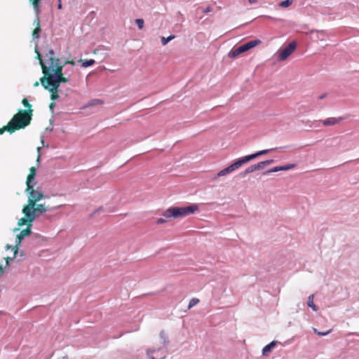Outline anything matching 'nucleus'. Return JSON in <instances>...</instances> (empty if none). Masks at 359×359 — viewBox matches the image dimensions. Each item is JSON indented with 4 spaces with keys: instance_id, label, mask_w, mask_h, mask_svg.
<instances>
[{
    "instance_id": "nucleus-1",
    "label": "nucleus",
    "mask_w": 359,
    "mask_h": 359,
    "mask_svg": "<svg viewBox=\"0 0 359 359\" xmlns=\"http://www.w3.org/2000/svg\"><path fill=\"white\" fill-rule=\"evenodd\" d=\"M36 58L39 60L43 76L40 78V83L42 86L48 90L50 93V99L53 101L59 97V87L61 83H67L68 78L65 77L62 73L63 65L60 62V60L54 57V51L49 50L46 54L48 59L46 65L43 61L42 57L37 49H35Z\"/></svg>"
},
{
    "instance_id": "nucleus-2",
    "label": "nucleus",
    "mask_w": 359,
    "mask_h": 359,
    "mask_svg": "<svg viewBox=\"0 0 359 359\" xmlns=\"http://www.w3.org/2000/svg\"><path fill=\"white\" fill-rule=\"evenodd\" d=\"M32 115L33 110L20 109L6 126L0 128V135L6 131L11 134L16 130L25 128L30 124Z\"/></svg>"
},
{
    "instance_id": "nucleus-3",
    "label": "nucleus",
    "mask_w": 359,
    "mask_h": 359,
    "mask_svg": "<svg viewBox=\"0 0 359 359\" xmlns=\"http://www.w3.org/2000/svg\"><path fill=\"white\" fill-rule=\"evenodd\" d=\"M271 149H264L262 151H259L255 154L245 156L244 157H242L239 159H238L236 161H235L233 163L231 164L227 168L220 170L217 173V177H222L227 174H229L234 170L238 169L240 167H241L243 164L249 162L250 161L255 159V158L262 156L263 154H266L269 152Z\"/></svg>"
},
{
    "instance_id": "nucleus-4",
    "label": "nucleus",
    "mask_w": 359,
    "mask_h": 359,
    "mask_svg": "<svg viewBox=\"0 0 359 359\" xmlns=\"http://www.w3.org/2000/svg\"><path fill=\"white\" fill-rule=\"evenodd\" d=\"M271 149H264L262 151H259L255 154L245 156L244 157H242L239 159H238L236 161H235L233 163L231 164L227 168L220 170L217 173V177H222L227 174H229L234 170L238 169L240 167H241L243 164L249 162L250 161L255 159V158L262 156L263 154H266L269 152Z\"/></svg>"
},
{
    "instance_id": "nucleus-5",
    "label": "nucleus",
    "mask_w": 359,
    "mask_h": 359,
    "mask_svg": "<svg viewBox=\"0 0 359 359\" xmlns=\"http://www.w3.org/2000/svg\"><path fill=\"white\" fill-rule=\"evenodd\" d=\"M198 210L196 204H192L187 207H172L167 209L163 212V216L167 218L183 217L194 214Z\"/></svg>"
},
{
    "instance_id": "nucleus-6",
    "label": "nucleus",
    "mask_w": 359,
    "mask_h": 359,
    "mask_svg": "<svg viewBox=\"0 0 359 359\" xmlns=\"http://www.w3.org/2000/svg\"><path fill=\"white\" fill-rule=\"evenodd\" d=\"M25 193L28 196V201L27 204L23 208L25 212H28L30 208L35 206L36 203L44 197V195L39 189H35L34 186L30 187V189L26 188Z\"/></svg>"
},
{
    "instance_id": "nucleus-7",
    "label": "nucleus",
    "mask_w": 359,
    "mask_h": 359,
    "mask_svg": "<svg viewBox=\"0 0 359 359\" xmlns=\"http://www.w3.org/2000/svg\"><path fill=\"white\" fill-rule=\"evenodd\" d=\"M49 210V206L46 205L45 203H40L37 204L36 203V205L34 206L32 208H30L28 212H25L24 208H22V213L25 216L30 217L31 220H34L36 217L40 216L41 215L45 213Z\"/></svg>"
},
{
    "instance_id": "nucleus-8",
    "label": "nucleus",
    "mask_w": 359,
    "mask_h": 359,
    "mask_svg": "<svg viewBox=\"0 0 359 359\" xmlns=\"http://www.w3.org/2000/svg\"><path fill=\"white\" fill-rule=\"evenodd\" d=\"M297 43L295 41L290 43L285 48L278 52V60H285L296 49Z\"/></svg>"
},
{
    "instance_id": "nucleus-9",
    "label": "nucleus",
    "mask_w": 359,
    "mask_h": 359,
    "mask_svg": "<svg viewBox=\"0 0 359 359\" xmlns=\"http://www.w3.org/2000/svg\"><path fill=\"white\" fill-rule=\"evenodd\" d=\"M36 175V168L31 167L29 168V173L28 174V175L27 177V180H26L27 188L30 189V187L34 186L33 182L35 179Z\"/></svg>"
},
{
    "instance_id": "nucleus-10",
    "label": "nucleus",
    "mask_w": 359,
    "mask_h": 359,
    "mask_svg": "<svg viewBox=\"0 0 359 359\" xmlns=\"http://www.w3.org/2000/svg\"><path fill=\"white\" fill-rule=\"evenodd\" d=\"M295 166H296V165L292 164V163L287 164V165H283V166H276L269 170L266 171L264 174L267 175V174L278 172V171H285V170L292 169V168H295Z\"/></svg>"
},
{
    "instance_id": "nucleus-11",
    "label": "nucleus",
    "mask_w": 359,
    "mask_h": 359,
    "mask_svg": "<svg viewBox=\"0 0 359 359\" xmlns=\"http://www.w3.org/2000/svg\"><path fill=\"white\" fill-rule=\"evenodd\" d=\"M260 43H261V41L259 39H257V40L250 41L247 42L246 43L241 45L240 46L242 48L243 52H246V51L250 50L251 48H255L256 46H257Z\"/></svg>"
},
{
    "instance_id": "nucleus-12",
    "label": "nucleus",
    "mask_w": 359,
    "mask_h": 359,
    "mask_svg": "<svg viewBox=\"0 0 359 359\" xmlns=\"http://www.w3.org/2000/svg\"><path fill=\"white\" fill-rule=\"evenodd\" d=\"M342 120H343V118L341 117H339V118L332 117V118H328L325 120L322 121V123H323V126H334V125L339 123Z\"/></svg>"
},
{
    "instance_id": "nucleus-13",
    "label": "nucleus",
    "mask_w": 359,
    "mask_h": 359,
    "mask_svg": "<svg viewBox=\"0 0 359 359\" xmlns=\"http://www.w3.org/2000/svg\"><path fill=\"white\" fill-rule=\"evenodd\" d=\"M34 24L36 25V28L32 32V36L34 39H38L39 38V33L41 32L40 20L39 18L34 21Z\"/></svg>"
},
{
    "instance_id": "nucleus-14",
    "label": "nucleus",
    "mask_w": 359,
    "mask_h": 359,
    "mask_svg": "<svg viewBox=\"0 0 359 359\" xmlns=\"http://www.w3.org/2000/svg\"><path fill=\"white\" fill-rule=\"evenodd\" d=\"M273 162V160H267L265 161H261L259 162L257 164H254V169L256 170H262L264 169L266 165H269L271 164Z\"/></svg>"
},
{
    "instance_id": "nucleus-15",
    "label": "nucleus",
    "mask_w": 359,
    "mask_h": 359,
    "mask_svg": "<svg viewBox=\"0 0 359 359\" xmlns=\"http://www.w3.org/2000/svg\"><path fill=\"white\" fill-rule=\"evenodd\" d=\"M276 341H271L270 344H267L262 349V354L263 355H268L269 353L271 351V350L276 346Z\"/></svg>"
},
{
    "instance_id": "nucleus-16",
    "label": "nucleus",
    "mask_w": 359,
    "mask_h": 359,
    "mask_svg": "<svg viewBox=\"0 0 359 359\" xmlns=\"http://www.w3.org/2000/svg\"><path fill=\"white\" fill-rule=\"evenodd\" d=\"M244 53L241 48V46L233 48L229 53V57L231 58H236L241 53Z\"/></svg>"
},
{
    "instance_id": "nucleus-17",
    "label": "nucleus",
    "mask_w": 359,
    "mask_h": 359,
    "mask_svg": "<svg viewBox=\"0 0 359 359\" xmlns=\"http://www.w3.org/2000/svg\"><path fill=\"white\" fill-rule=\"evenodd\" d=\"M34 220H31L30 219V217H28V216H25V217H22L20 218L18 222V225L21 226H23V225H27L29 224H31L33 222Z\"/></svg>"
},
{
    "instance_id": "nucleus-18",
    "label": "nucleus",
    "mask_w": 359,
    "mask_h": 359,
    "mask_svg": "<svg viewBox=\"0 0 359 359\" xmlns=\"http://www.w3.org/2000/svg\"><path fill=\"white\" fill-rule=\"evenodd\" d=\"M23 238H24V237H22L20 233L18 235H17L16 245L13 248V250H14V256L13 258H14L15 257L16 254L18 253V245H20V243H21V241H22Z\"/></svg>"
},
{
    "instance_id": "nucleus-19",
    "label": "nucleus",
    "mask_w": 359,
    "mask_h": 359,
    "mask_svg": "<svg viewBox=\"0 0 359 359\" xmlns=\"http://www.w3.org/2000/svg\"><path fill=\"white\" fill-rule=\"evenodd\" d=\"M79 62H81L82 63V66L83 67H90L93 65L95 64V60H93V59H90V60H79Z\"/></svg>"
},
{
    "instance_id": "nucleus-20",
    "label": "nucleus",
    "mask_w": 359,
    "mask_h": 359,
    "mask_svg": "<svg viewBox=\"0 0 359 359\" xmlns=\"http://www.w3.org/2000/svg\"><path fill=\"white\" fill-rule=\"evenodd\" d=\"M32 225L31 224H28V226H27V228L25 229H23L20 231V234L22 236V237H26V236H28L31 234L32 233V230H31V227H32Z\"/></svg>"
},
{
    "instance_id": "nucleus-21",
    "label": "nucleus",
    "mask_w": 359,
    "mask_h": 359,
    "mask_svg": "<svg viewBox=\"0 0 359 359\" xmlns=\"http://www.w3.org/2000/svg\"><path fill=\"white\" fill-rule=\"evenodd\" d=\"M313 295L311 294L308 298V306L311 308L313 311H316L318 310V307L313 304Z\"/></svg>"
},
{
    "instance_id": "nucleus-22",
    "label": "nucleus",
    "mask_w": 359,
    "mask_h": 359,
    "mask_svg": "<svg viewBox=\"0 0 359 359\" xmlns=\"http://www.w3.org/2000/svg\"><path fill=\"white\" fill-rule=\"evenodd\" d=\"M174 38H175V36H173V35H170L167 38L162 36L161 37L162 45L165 46L169 41L172 40Z\"/></svg>"
},
{
    "instance_id": "nucleus-23",
    "label": "nucleus",
    "mask_w": 359,
    "mask_h": 359,
    "mask_svg": "<svg viewBox=\"0 0 359 359\" xmlns=\"http://www.w3.org/2000/svg\"><path fill=\"white\" fill-rule=\"evenodd\" d=\"M22 104L24 105L25 108H27L26 110H33L32 109V104L29 102L27 98H23L22 100Z\"/></svg>"
},
{
    "instance_id": "nucleus-24",
    "label": "nucleus",
    "mask_w": 359,
    "mask_h": 359,
    "mask_svg": "<svg viewBox=\"0 0 359 359\" xmlns=\"http://www.w3.org/2000/svg\"><path fill=\"white\" fill-rule=\"evenodd\" d=\"M293 0H285L283 1L279 4V6L282 8H286L290 6L292 4Z\"/></svg>"
},
{
    "instance_id": "nucleus-25",
    "label": "nucleus",
    "mask_w": 359,
    "mask_h": 359,
    "mask_svg": "<svg viewBox=\"0 0 359 359\" xmlns=\"http://www.w3.org/2000/svg\"><path fill=\"white\" fill-rule=\"evenodd\" d=\"M199 302V299L197 298H193L189 301L188 309H190L191 308L196 306Z\"/></svg>"
},
{
    "instance_id": "nucleus-26",
    "label": "nucleus",
    "mask_w": 359,
    "mask_h": 359,
    "mask_svg": "<svg viewBox=\"0 0 359 359\" xmlns=\"http://www.w3.org/2000/svg\"><path fill=\"white\" fill-rule=\"evenodd\" d=\"M171 218H167V217H165L163 215V217H160L158 218L157 220H156V223L158 224H163V223H165L167 222L169 219H170Z\"/></svg>"
},
{
    "instance_id": "nucleus-27",
    "label": "nucleus",
    "mask_w": 359,
    "mask_h": 359,
    "mask_svg": "<svg viewBox=\"0 0 359 359\" xmlns=\"http://www.w3.org/2000/svg\"><path fill=\"white\" fill-rule=\"evenodd\" d=\"M135 22L140 29H142L144 27V20L143 19H136Z\"/></svg>"
},
{
    "instance_id": "nucleus-28",
    "label": "nucleus",
    "mask_w": 359,
    "mask_h": 359,
    "mask_svg": "<svg viewBox=\"0 0 359 359\" xmlns=\"http://www.w3.org/2000/svg\"><path fill=\"white\" fill-rule=\"evenodd\" d=\"M315 333H316L318 336H325L331 332L332 330H329L326 332H318L316 329H313Z\"/></svg>"
},
{
    "instance_id": "nucleus-29",
    "label": "nucleus",
    "mask_w": 359,
    "mask_h": 359,
    "mask_svg": "<svg viewBox=\"0 0 359 359\" xmlns=\"http://www.w3.org/2000/svg\"><path fill=\"white\" fill-rule=\"evenodd\" d=\"M254 171H255V170L254 169L253 165H252L250 167H248L247 169L245 170V171L243 172V175H245L251 173Z\"/></svg>"
},
{
    "instance_id": "nucleus-30",
    "label": "nucleus",
    "mask_w": 359,
    "mask_h": 359,
    "mask_svg": "<svg viewBox=\"0 0 359 359\" xmlns=\"http://www.w3.org/2000/svg\"><path fill=\"white\" fill-rule=\"evenodd\" d=\"M34 7V8H38L39 7V3L40 0H30Z\"/></svg>"
},
{
    "instance_id": "nucleus-31",
    "label": "nucleus",
    "mask_w": 359,
    "mask_h": 359,
    "mask_svg": "<svg viewBox=\"0 0 359 359\" xmlns=\"http://www.w3.org/2000/svg\"><path fill=\"white\" fill-rule=\"evenodd\" d=\"M67 64H69L71 65H75V62L73 60H66L64 64H61L62 65H63V67L67 65Z\"/></svg>"
},
{
    "instance_id": "nucleus-32",
    "label": "nucleus",
    "mask_w": 359,
    "mask_h": 359,
    "mask_svg": "<svg viewBox=\"0 0 359 359\" xmlns=\"http://www.w3.org/2000/svg\"><path fill=\"white\" fill-rule=\"evenodd\" d=\"M55 104L54 102H51L49 105V108L50 109V110H53V109L55 108Z\"/></svg>"
},
{
    "instance_id": "nucleus-33",
    "label": "nucleus",
    "mask_w": 359,
    "mask_h": 359,
    "mask_svg": "<svg viewBox=\"0 0 359 359\" xmlns=\"http://www.w3.org/2000/svg\"><path fill=\"white\" fill-rule=\"evenodd\" d=\"M326 96H327V94H326V93L323 94V95H319V96H318V99H319V100L324 99Z\"/></svg>"
},
{
    "instance_id": "nucleus-34",
    "label": "nucleus",
    "mask_w": 359,
    "mask_h": 359,
    "mask_svg": "<svg viewBox=\"0 0 359 359\" xmlns=\"http://www.w3.org/2000/svg\"><path fill=\"white\" fill-rule=\"evenodd\" d=\"M5 259H6V264L8 265L9 264V262L11 260H12L13 258L12 257H6V258H5Z\"/></svg>"
},
{
    "instance_id": "nucleus-35",
    "label": "nucleus",
    "mask_w": 359,
    "mask_h": 359,
    "mask_svg": "<svg viewBox=\"0 0 359 359\" xmlns=\"http://www.w3.org/2000/svg\"><path fill=\"white\" fill-rule=\"evenodd\" d=\"M248 1L250 4H255L257 1V0H248Z\"/></svg>"
},
{
    "instance_id": "nucleus-36",
    "label": "nucleus",
    "mask_w": 359,
    "mask_h": 359,
    "mask_svg": "<svg viewBox=\"0 0 359 359\" xmlns=\"http://www.w3.org/2000/svg\"><path fill=\"white\" fill-rule=\"evenodd\" d=\"M39 82H40V81H36V82L34 83V87H37V86H39Z\"/></svg>"
},
{
    "instance_id": "nucleus-37",
    "label": "nucleus",
    "mask_w": 359,
    "mask_h": 359,
    "mask_svg": "<svg viewBox=\"0 0 359 359\" xmlns=\"http://www.w3.org/2000/svg\"><path fill=\"white\" fill-rule=\"evenodd\" d=\"M57 8H58V9H61L62 8V3H61V1H59Z\"/></svg>"
},
{
    "instance_id": "nucleus-38",
    "label": "nucleus",
    "mask_w": 359,
    "mask_h": 359,
    "mask_svg": "<svg viewBox=\"0 0 359 359\" xmlns=\"http://www.w3.org/2000/svg\"><path fill=\"white\" fill-rule=\"evenodd\" d=\"M96 102H97V103H100V104H102L103 102L102 101H101L100 100H97Z\"/></svg>"
},
{
    "instance_id": "nucleus-39",
    "label": "nucleus",
    "mask_w": 359,
    "mask_h": 359,
    "mask_svg": "<svg viewBox=\"0 0 359 359\" xmlns=\"http://www.w3.org/2000/svg\"><path fill=\"white\" fill-rule=\"evenodd\" d=\"M3 272V268H2V266L0 265V273H2Z\"/></svg>"
},
{
    "instance_id": "nucleus-40",
    "label": "nucleus",
    "mask_w": 359,
    "mask_h": 359,
    "mask_svg": "<svg viewBox=\"0 0 359 359\" xmlns=\"http://www.w3.org/2000/svg\"><path fill=\"white\" fill-rule=\"evenodd\" d=\"M60 359H69V358H68V357H67V356H64V357H62V358H60Z\"/></svg>"
},
{
    "instance_id": "nucleus-41",
    "label": "nucleus",
    "mask_w": 359,
    "mask_h": 359,
    "mask_svg": "<svg viewBox=\"0 0 359 359\" xmlns=\"http://www.w3.org/2000/svg\"><path fill=\"white\" fill-rule=\"evenodd\" d=\"M37 161L39 162V155L37 157Z\"/></svg>"
},
{
    "instance_id": "nucleus-42",
    "label": "nucleus",
    "mask_w": 359,
    "mask_h": 359,
    "mask_svg": "<svg viewBox=\"0 0 359 359\" xmlns=\"http://www.w3.org/2000/svg\"><path fill=\"white\" fill-rule=\"evenodd\" d=\"M161 335H163V334H164V332H161Z\"/></svg>"
},
{
    "instance_id": "nucleus-43",
    "label": "nucleus",
    "mask_w": 359,
    "mask_h": 359,
    "mask_svg": "<svg viewBox=\"0 0 359 359\" xmlns=\"http://www.w3.org/2000/svg\"><path fill=\"white\" fill-rule=\"evenodd\" d=\"M62 0H58V1H61Z\"/></svg>"
}]
</instances>
